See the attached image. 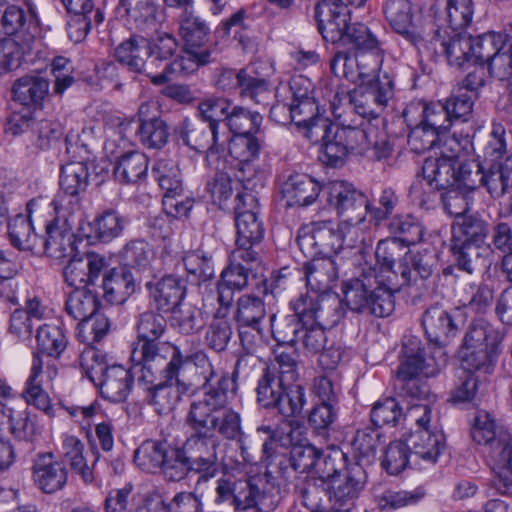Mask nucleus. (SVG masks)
<instances>
[{
    "instance_id": "3c124183",
    "label": "nucleus",
    "mask_w": 512,
    "mask_h": 512,
    "mask_svg": "<svg viewBox=\"0 0 512 512\" xmlns=\"http://www.w3.org/2000/svg\"><path fill=\"white\" fill-rule=\"evenodd\" d=\"M270 327L272 337L279 344L295 345L301 333L303 322L301 317L294 312L291 315L270 316Z\"/></svg>"
},
{
    "instance_id": "9d476101",
    "label": "nucleus",
    "mask_w": 512,
    "mask_h": 512,
    "mask_svg": "<svg viewBox=\"0 0 512 512\" xmlns=\"http://www.w3.org/2000/svg\"><path fill=\"white\" fill-rule=\"evenodd\" d=\"M184 423L190 435L182 444V448L194 467V473L199 474L196 488L216 476L219 470L218 448L219 440L200 431L194 423L184 418Z\"/></svg>"
},
{
    "instance_id": "c03bdc74",
    "label": "nucleus",
    "mask_w": 512,
    "mask_h": 512,
    "mask_svg": "<svg viewBox=\"0 0 512 512\" xmlns=\"http://www.w3.org/2000/svg\"><path fill=\"white\" fill-rule=\"evenodd\" d=\"M267 315L265 302L254 295H242L236 302L233 320L237 327L258 329Z\"/></svg>"
},
{
    "instance_id": "20e7f679",
    "label": "nucleus",
    "mask_w": 512,
    "mask_h": 512,
    "mask_svg": "<svg viewBox=\"0 0 512 512\" xmlns=\"http://www.w3.org/2000/svg\"><path fill=\"white\" fill-rule=\"evenodd\" d=\"M446 362L445 351L438 350V355H428L427 348L418 337H406L395 374L394 386L398 395L407 403L429 401L430 388L420 375L436 376Z\"/></svg>"
},
{
    "instance_id": "ea45409f",
    "label": "nucleus",
    "mask_w": 512,
    "mask_h": 512,
    "mask_svg": "<svg viewBox=\"0 0 512 512\" xmlns=\"http://www.w3.org/2000/svg\"><path fill=\"white\" fill-rule=\"evenodd\" d=\"M73 239L74 234L64 226H60L58 219H54L46 225V237L41 241L40 253H45L54 259L65 258L74 250Z\"/></svg>"
},
{
    "instance_id": "58836bf2",
    "label": "nucleus",
    "mask_w": 512,
    "mask_h": 512,
    "mask_svg": "<svg viewBox=\"0 0 512 512\" xmlns=\"http://www.w3.org/2000/svg\"><path fill=\"white\" fill-rule=\"evenodd\" d=\"M489 232V223L481 215H464L453 224L450 242L484 245Z\"/></svg>"
},
{
    "instance_id": "4468645a",
    "label": "nucleus",
    "mask_w": 512,
    "mask_h": 512,
    "mask_svg": "<svg viewBox=\"0 0 512 512\" xmlns=\"http://www.w3.org/2000/svg\"><path fill=\"white\" fill-rule=\"evenodd\" d=\"M236 247L235 257L246 255L261 256V241L264 237V229L257 214L253 210L246 209L247 202L251 205L256 198L251 193H238L236 196Z\"/></svg>"
},
{
    "instance_id": "e433bc0d",
    "label": "nucleus",
    "mask_w": 512,
    "mask_h": 512,
    "mask_svg": "<svg viewBox=\"0 0 512 512\" xmlns=\"http://www.w3.org/2000/svg\"><path fill=\"white\" fill-rule=\"evenodd\" d=\"M178 135L183 144L197 152L207 151L215 154L225 148V146L213 147V134H210L207 124L201 120L185 118L178 126Z\"/></svg>"
},
{
    "instance_id": "2eb2a0df",
    "label": "nucleus",
    "mask_w": 512,
    "mask_h": 512,
    "mask_svg": "<svg viewBox=\"0 0 512 512\" xmlns=\"http://www.w3.org/2000/svg\"><path fill=\"white\" fill-rule=\"evenodd\" d=\"M327 189L328 202L342 218L341 223L349 227H360L370 208L366 195L343 180L330 182Z\"/></svg>"
},
{
    "instance_id": "412c9836",
    "label": "nucleus",
    "mask_w": 512,
    "mask_h": 512,
    "mask_svg": "<svg viewBox=\"0 0 512 512\" xmlns=\"http://www.w3.org/2000/svg\"><path fill=\"white\" fill-rule=\"evenodd\" d=\"M106 266L105 257L96 252L76 254L63 269L64 280L75 290L86 289L95 284Z\"/></svg>"
},
{
    "instance_id": "13d9d810",
    "label": "nucleus",
    "mask_w": 512,
    "mask_h": 512,
    "mask_svg": "<svg viewBox=\"0 0 512 512\" xmlns=\"http://www.w3.org/2000/svg\"><path fill=\"white\" fill-rule=\"evenodd\" d=\"M355 464L366 469L376 459V451L380 446V433L374 429L358 430L352 442Z\"/></svg>"
},
{
    "instance_id": "cd10ccee",
    "label": "nucleus",
    "mask_w": 512,
    "mask_h": 512,
    "mask_svg": "<svg viewBox=\"0 0 512 512\" xmlns=\"http://www.w3.org/2000/svg\"><path fill=\"white\" fill-rule=\"evenodd\" d=\"M307 286L311 294L327 293L338 279V264L331 256L311 258L304 266Z\"/></svg>"
},
{
    "instance_id": "f8f14e48",
    "label": "nucleus",
    "mask_w": 512,
    "mask_h": 512,
    "mask_svg": "<svg viewBox=\"0 0 512 512\" xmlns=\"http://www.w3.org/2000/svg\"><path fill=\"white\" fill-rule=\"evenodd\" d=\"M292 310L301 317L303 325L316 324L329 329L344 317L345 309L336 294H301L291 301Z\"/></svg>"
},
{
    "instance_id": "c9c22d12",
    "label": "nucleus",
    "mask_w": 512,
    "mask_h": 512,
    "mask_svg": "<svg viewBox=\"0 0 512 512\" xmlns=\"http://www.w3.org/2000/svg\"><path fill=\"white\" fill-rule=\"evenodd\" d=\"M498 471L492 479V484L501 494L512 492V438L499 437L497 445L490 451Z\"/></svg>"
},
{
    "instance_id": "09e8293b",
    "label": "nucleus",
    "mask_w": 512,
    "mask_h": 512,
    "mask_svg": "<svg viewBox=\"0 0 512 512\" xmlns=\"http://www.w3.org/2000/svg\"><path fill=\"white\" fill-rule=\"evenodd\" d=\"M497 331L485 320L477 319L470 323L465 332L461 350L498 349Z\"/></svg>"
},
{
    "instance_id": "79ce46f5",
    "label": "nucleus",
    "mask_w": 512,
    "mask_h": 512,
    "mask_svg": "<svg viewBox=\"0 0 512 512\" xmlns=\"http://www.w3.org/2000/svg\"><path fill=\"white\" fill-rule=\"evenodd\" d=\"M414 110H421L422 119L419 124L438 135L446 133L453 124L444 102L412 103L404 110V117Z\"/></svg>"
},
{
    "instance_id": "a18cd8bd",
    "label": "nucleus",
    "mask_w": 512,
    "mask_h": 512,
    "mask_svg": "<svg viewBox=\"0 0 512 512\" xmlns=\"http://www.w3.org/2000/svg\"><path fill=\"white\" fill-rule=\"evenodd\" d=\"M49 91V82L40 76L26 75L13 85V99L22 105L38 107Z\"/></svg>"
},
{
    "instance_id": "473e14b6",
    "label": "nucleus",
    "mask_w": 512,
    "mask_h": 512,
    "mask_svg": "<svg viewBox=\"0 0 512 512\" xmlns=\"http://www.w3.org/2000/svg\"><path fill=\"white\" fill-rule=\"evenodd\" d=\"M104 298L111 304L121 305L133 295L137 288V280L130 269L118 267L111 269L103 277Z\"/></svg>"
},
{
    "instance_id": "39448f33",
    "label": "nucleus",
    "mask_w": 512,
    "mask_h": 512,
    "mask_svg": "<svg viewBox=\"0 0 512 512\" xmlns=\"http://www.w3.org/2000/svg\"><path fill=\"white\" fill-rule=\"evenodd\" d=\"M363 279H352L343 285L347 307L357 313L384 318L395 309L394 287L378 281L375 267L363 269Z\"/></svg>"
},
{
    "instance_id": "bf43d9fd",
    "label": "nucleus",
    "mask_w": 512,
    "mask_h": 512,
    "mask_svg": "<svg viewBox=\"0 0 512 512\" xmlns=\"http://www.w3.org/2000/svg\"><path fill=\"white\" fill-rule=\"evenodd\" d=\"M41 373L42 361L35 354L31 372L26 381V387L22 393V396L28 405H33L39 410L47 411L51 404L47 392L41 386V380L39 379Z\"/></svg>"
},
{
    "instance_id": "5fc2aeb1",
    "label": "nucleus",
    "mask_w": 512,
    "mask_h": 512,
    "mask_svg": "<svg viewBox=\"0 0 512 512\" xmlns=\"http://www.w3.org/2000/svg\"><path fill=\"white\" fill-rule=\"evenodd\" d=\"M167 452L164 443L146 440L135 450L134 462L142 471L154 473L162 469Z\"/></svg>"
},
{
    "instance_id": "393cba45",
    "label": "nucleus",
    "mask_w": 512,
    "mask_h": 512,
    "mask_svg": "<svg viewBox=\"0 0 512 512\" xmlns=\"http://www.w3.org/2000/svg\"><path fill=\"white\" fill-rule=\"evenodd\" d=\"M39 201H44V199H31L27 203L28 215L18 214L8 222L10 243L20 251H30L35 254L41 251V239L35 232L31 220L34 207Z\"/></svg>"
},
{
    "instance_id": "f03ea898",
    "label": "nucleus",
    "mask_w": 512,
    "mask_h": 512,
    "mask_svg": "<svg viewBox=\"0 0 512 512\" xmlns=\"http://www.w3.org/2000/svg\"><path fill=\"white\" fill-rule=\"evenodd\" d=\"M207 364H213L203 350L187 353V356L164 360L157 369L142 366L144 375L142 383L147 387L148 403L158 414H167L174 409L180 400L179 391H187L192 385L205 382L200 369L205 370Z\"/></svg>"
},
{
    "instance_id": "a211bd4d",
    "label": "nucleus",
    "mask_w": 512,
    "mask_h": 512,
    "mask_svg": "<svg viewBox=\"0 0 512 512\" xmlns=\"http://www.w3.org/2000/svg\"><path fill=\"white\" fill-rule=\"evenodd\" d=\"M229 154L239 161L238 181L245 190H254L263 185L264 172L256 171L253 160L260 152V144L252 134L229 136L227 141Z\"/></svg>"
},
{
    "instance_id": "69168bd1",
    "label": "nucleus",
    "mask_w": 512,
    "mask_h": 512,
    "mask_svg": "<svg viewBox=\"0 0 512 512\" xmlns=\"http://www.w3.org/2000/svg\"><path fill=\"white\" fill-rule=\"evenodd\" d=\"M183 265L191 282L200 284L214 277V265L210 257L201 251H191L183 257Z\"/></svg>"
},
{
    "instance_id": "9b49d317",
    "label": "nucleus",
    "mask_w": 512,
    "mask_h": 512,
    "mask_svg": "<svg viewBox=\"0 0 512 512\" xmlns=\"http://www.w3.org/2000/svg\"><path fill=\"white\" fill-rule=\"evenodd\" d=\"M180 33L185 43L184 55L170 63L175 68L190 71L212 61L215 51L210 44L209 28L199 17L187 15L180 25Z\"/></svg>"
},
{
    "instance_id": "e2e57ef3",
    "label": "nucleus",
    "mask_w": 512,
    "mask_h": 512,
    "mask_svg": "<svg viewBox=\"0 0 512 512\" xmlns=\"http://www.w3.org/2000/svg\"><path fill=\"white\" fill-rule=\"evenodd\" d=\"M442 52L449 65L461 68L465 63L473 62V38L466 34H457L441 43Z\"/></svg>"
},
{
    "instance_id": "864d4df0",
    "label": "nucleus",
    "mask_w": 512,
    "mask_h": 512,
    "mask_svg": "<svg viewBox=\"0 0 512 512\" xmlns=\"http://www.w3.org/2000/svg\"><path fill=\"white\" fill-rule=\"evenodd\" d=\"M8 429L17 441L27 444L33 443L40 434L37 416L26 407H18L12 413Z\"/></svg>"
},
{
    "instance_id": "680f3d73",
    "label": "nucleus",
    "mask_w": 512,
    "mask_h": 512,
    "mask_svg": "<svg viewBox=\"0 0 512 512\" xmlns=\"http://www.w3.org/2000/svg\"><path fill=\"white\" fill-rule=\"evenodd\" d=\"M285 387L286 384L274 376L271 368H265L257 382V403L264 409H272L277 400L280 399Z\"/></svg>"
},
{
    "instance_id": "6ab92c4d",
    "label": "nucleus",
    "mask_w": 512,
    "mask_h": 512,
    "mask_svg": "<svg viewBox=\"0 0 512 512\" xmlns=\"http://www.w3.org/2000/svg\"><path fill=\"white\" fill-rule=\"evenodd\" d=\"M89 176L86 162L73 161L62 165L59 176L60 192L52 202L57 212L65 206H69L72 212L79 208V196L87 190Z\"/></svg>"
},
{
    "instance_id": "4c0bfd02",
    "label": "nucleus",
    "mask_w": 512,
    "mask_h": 512,
    "mask_svg": "<svg viewBox=\"0 0 512 512\" xmlns=\"http://www.w3.org/2000/svg\"><path fill=\"white\" fill-rule=\"evenodd\" d=\"M146 286L160 311L169 312L183 303L186 287L179 277L166 275L155 284L153 289L151 282H148Z\"/></svg>"
},
{
    "instance_id": "aec40b11",
    "label": "nucleus",
    "mask_w": 512,
    "mask_h": 512,
    "mask_svg": "<svg viewBox=\"0 0 512 512\" xmlns=\"http://www.w3.org/2000/svg\"><path fill=\"white\" fill-rule=\"evenodd\" d=\"M421 325L427 339L434 345L429 355H438V350L444 351V347L456 337L459 331L453 313L438 303L429 306L423 312Z\"/></svg>"
},
{
    "instance_id": "7ed1b4c3",
    "label": "nucleus",
    "mask_w": 512,
    "mask_h": 512,
    "mask_svg": "<svg viewBox=\"0 0 512 512\" xmlns=\"http://www.w3.org/2000/svg\"><path fill=\"white\" fill-rule=\"evenodd\" d=\"M315 19L318 30L325 41L346 47L362 61L372 57L370 70H380L384 54L380 42L369 28L362 23H349V10L344 6H335L330 0H321L315 6Z\"/></svg>"
},
{
    "instance_id": "052dcab7",
    "label": "nucleus",
    "mask_w": 512,
    "mask_h": 512,
    "mask_svg": "<svg viewBox=\"0 0 512 512\" xmlns=\"http://www.w3.org/2000/svg\"><path fill=\"white\" fill-rule=\"evenodd\" d=\"M36 341L40 352L55 358L63 353L68 344L64 330L54 324H44L38 327Z\"/></svg>"
},
{
    "instance_id": "f257e3e1",
    "label": "nucleus",
    "mask_w": 512,
    "mask_h": 512,
    "mask_svg": "<svg viewBox=\"0 0 512 512\" xmlns=\"http://www.w3.org/2000/svg\"><path fill=\"white\" fill-rule=\"evenodd\" d=\"M200 369L205 382L201 384L202 396L193 399L185 417L200 431L211 437L241 442L245 438L242 418L229 406L228 393L234 389V380L229 373L207 364Z\"/></svg>"
},
{
    "instance_id": "ddd939ff",
    "label": "nucleus",
    "mask_w": 512,
    "mask_h": 512,
    "mask_svg": "<svg viewBox=\"0 0 512 512\" xmlns=\"http://www.w3.org/2000/svg\"><path fill=\"white\" fill-rule=\"evenodd\" d=\"M149 52V40L141 36H132L115 48L114 57L130 72L146 75L154 85H163L169 81V75L175 68L167 63L159 74H155Z\"/></svg>"
},
{
    "instance_id": "49530a36",
    "label": "nucleus",
    "mask_w": 512,
    "mask_h": 512,
    "mask_svg": "<svg viewBox=\"0 0 512 512\" xmlns=\"http://www.w3.org/2000/svg\"><path fill=\"white\" fill-rule=\"evenodd\" d=\"M99 307V299L90 288L76 289L70 293L65 310L69 316L78 320L79 327H85Z\"/></svg>"
},
{
    "instance_id": "603ef678",
    "label": "nucleus",
    "mask_w": 512,
    "mask_h": 512,
    "mask_svg": "<svg viewBox=\"0 0 512 512\" xmlns=\"http://www.w3.org/2000/svg\"><path fill=\"white\" fill-rule=\"evenodd\" d=\"M348 463L346 454L340 449H332L327 453L321 452L313 474L326 489L331 484V480L339 476L341 471H345Z\"/></svg>"
},
{
    "instance_id": "774afa93",
    "label": "nucleus",
    "mask_w": 512,
    "mask_h": 512,
    "mask_svg": "<svg viewBox=\"0 0 512 512\" xmlns=\"http://www.w3.org/2000/svg\"><path fill=\"white\" fill-rule=\"evenodd\" d=\"M123 266L138 271L146 270L153 257L151 246L144 240H132L128 242L120 252Z\"/></svg>"
},
{
    "instance_id": "f3484780",
    "label": "nucleus",
    "mask_w": 512,
    "mask_h": 512,
    "mask_svg": "<svg viewBox=\"0 0 512 512\" xmlns=\"http://www.w3.org/2000/svg\"><path fill=\"white\" fill-rule=\"evenodd\" d=\"M279 493L280 489L269 472L248 480H238L234 507L240 510L257 508L266 512L275 506Z\"/></svg>"
},
{
    "instance_id": "4d7b16f0",
    "label": "nucleus",
    "mask_w": 512,
    "mask_h": 512,
    "mask_svg": "<svg viewBox=\"0 0 512 512\" xmlns=\"http://www.w3.org/2000/svg\"><path fill=\"white\" fill-rule=\"evenodd\" d=\"M356 57L357 55L352 56L348 51H336L330 60L331 72L335 76L345 78L352 83H357L361 78L374 73L370 70V67L364 70L361 62Z\"/></svg>"
},
{
    "instance_id": "338daca9",
    "label": "nucleus",
    "mask_w": 512,
    "mask_h": 512,
    "mask_svg": "<svg viewBox=\"0 0 512 512\" xmlns=\"http://www.w3.org/2000/svg\"><path fill=\"white\" fill-rule=\"evenodd\" d=\"M161 471L168 481L179 482L194 473V467L181 446L168 449Z\"/></svg>"
},
{
    "instance_id": "37998d69",
    "label": "nucleus",
    "mask_w": 512,
    "mask_h": 512,
    "mask_svg": "<svg viewBox=\"0 0 512 512\" xmlns=\"http://www.w3.org/2000/svg\"><path fill=\"white\" fill-rule=\"evenodd\" d=\"M490 196L499 199L512 190V154L484 170L483 184Z\"/></svg>"
},
{
    "instance_id": "a878e982",
    "label": "nucleus",
    "mask_w": 512,
    "mask_h": 512,
    "mask_svg": "<svg viewBox=\"0 0 512 512\" xmlns=\"http://www.w3.org/2000/svg\"><path fill=\"white\" fill-rule=\"evenodd\" d=\"M67 469L62 462L55 461L51 453L38 456L33 464V479L44 493H55L67 482Z\"/></svg>"
},
{
    "instance_id": "1a4fd4ad",
    "label": "nucleus",
    "mask_w": 512,
    "mask_h": 512,
    "mask_svg": "<svg viewBox=\"0 0 512 512\" xmlns=\"http://www.w3.org/2000/svg\"><path fill=\"white\" fill-rule=\"evenodd\" d=\"M376 132L369 120L352 123L343 119L335 130L334 142L326 146L328 165L341 166L349 153L364 154L369 151L372 138L377 136Z\"/></svg>"
},
{
    "instance_id": "7c9ffc66",
    "label": "nucleus",
    "mask_w": 512,
    "mask_h": 512,
    "mask_svg": "<svg viewBox=\"0 0 512 512\" xmlns=\"http://www.w3.org/2000/svg\"><path fill=\"white\" fill-rule=\"evenodd\" d=\"M320 190L319 184L310 176L295 173L283 183L282 195L287 207H306L316 201Z\"/></svg>"
},
{
    "instance_id": "5701e85b",
    "label": "nucleus",
    "mask_w": 512,
    "mask_h": 512,
    "mask_svg": "<svg viewBox=\"0 0 512 512\" xmlns=\"http://www.w3.org/2000/svg\"><path fill=\"white\" fill-rule=\"evenodd\" d=\"M366 481V469L361 464L349 462L345 471H341L339 476L331 480V484L325 490H327L329 499H335L341 506H344L358 498Z\"/></svg>"
},
{
    "instance_id": "8fccbe9b",
    "label": "nucleus",
    "mask_w": 512,
    "mask_h": 512,
    "mask_svg": "<svg viewBox=\"0 0 512 512\" xmlns=\"http://www.w3.org/2000/svg\"><path fill=\"white\" fill-rule=\"evenodd\" d=\"M262 116L232 103L223 129L233 136L255 134L262 124Z\"/></svg>"
},
{
    "instance_id": "6e6d98bb",
    "label": "nucleus",
    "mask_w": 512,
    "mask_h": 512,
    "mask_svg": "<svg viewBox=\"0 0 512 512\" xmlns=\"http://www.w3.org/2000/svg\"><path fill=\"white\" fill-rule=\"evenodd\" d=\"M171 326L183 335H192L204 326V319L200 309L183 302L170 310Z\"/></svg>"
},
{
    "instance_id": "b1692460",
    "label": "nucleus",
    "mask_w": 512,
    "mask_h": 512,
    "mask_svg": "<svg viewBox=\"0 0 512 512\" xmlns=\"http://www.w3.org/2000/svg\"><path fill=\"white\" fill-rule=\"evenodd\" d=\"M232 101L225 97L210 96L198 104L200 120L207 124L210 134H213L214 148L225 146L229 133L223 129L228 117Z\"/></svg>"
},
{
    "instance_id": "423d86ee",
    "label": "nucleus",
    "mask_w": 512,
    "mask_h": 512,
    "mask_svg": "<svg viewBox=\"0 0 512 512\" xmlns=\"http://www.w3.org/2000/svg\"><path fill=\"white\" fill-rule=\"evenodd\" d=\"M165 328L166 320L162 315L152 311L141 313L137 322V341L133 343L130 360L157 369L164 360L187 356L179 346L159 340Z\"/></svg>"
},
{
    "instance_id": "0eeeda50",
    "label": "nucleus",
    "mask_w": 512,
    "mask_h": 512,
    "mask_svg": "<svg viewBox=\"0 0 512 512\" xmlns=\"http://www.w3.org/2000/svg\"><path fill=\"white\" fill-rule=\"evenodd\" d=\"M97 351L88 349L81 356V365L86 370L90 381L98 386L101 396L112 401H124L129 395L134 379L142 383L141 376L144 375L142 362L131 361L129 369L120 365L107 367Z\"/></svg>"
},
{
    "instance_id": "c756f323",
    "label": "nucleus",
    "mask_w": 512,
    "mask_h": 512,
    "mask_svg": "<svg viewBox=\"0 0 512 512\" xmlns=\"http://www.w3.org/2000/svg\"><path fill=\"white\" fill-rule=\"evenodd\" d=\"M435 19H443L453 30L468 27L474 15L472 0H434L429 8Z\"/></svg>"
},
{
    "instance_id": "f704fd0d",
    "label": "nucleus",
    "mask_w": 512,
    "mask_h": 512,
    "mask_svg": "<svg viewBox=\"0 0 512 512\" xmlns=\"http://www.w3.org/2000/svg\"><path fill=\"white\" fill-rule=\"evenodd\" d=\"M261 263V256L246 255L243 253L240 258L235 257V251H232L229 265L222 271L221 280L226 285L233 287L237 291L246 288L250 278H256V268Z\"/></svg>"
},
{
    "instance_id": "c85d7f7f",
    "label": "nucleus",
    "mask_w": 512,
    "mask_h": 512,
    "mask_svg": "<svg viewBox=\"0 0 512 512\" xmlns=\"http://www.w3.org/2000/svg\"><path fill=\"white\" fill-rule=\"evenodd\" d=\"M450 250L457 267L468 274L486 271L492 264L490 245L450 242Z\"/></svg>"
},
{
    "instance_id": "a19ab883",
    "label": "nucleus",
    "mask_w": 512,
    "mask_h": 512,
    "mask_svg": "<svg viewBox=\"0 0 512 512\" xmlns=\"http://www.w3.org/2000/svg\"><path fill=\"white\" fill-rule=\"evenodd\" d=\"M408 443L413 456L435 463L445 448V437L441 431L431 432L424 428L412 433Z\"/></svg>"
},
{
    "instance_id": "6e6552de",
    "label": "nucleus",
    "mask_w": 512,
    "mask_h": 512,
    "mask_svg": "<svg viewBox=\"0 0 512 512\" xmlns=\"http://www.w3.org/2000/svg\"><path fill=\"white\" fill-rule=\"evenodd\" d=\"M360 227H349L332 221H317L302 226L297 235V245L307 258L330 256L345 248H353L360 237Z\"/></svg>"
},
{
    "instance_id": "dca6fc26",
    "label": "nucleus",
    "mask_w": 512,
    "mask_h": 512,
    "mask_svg": "<svg viewBox=\"0 0 512 512\" xmlns=\"http://www.w3.org/2000/svg\"><path fill=\"white\" fill-rule=\"evenodd\" d=\"M393 82L385 76L383 80L371 81L346 95L348 108L361 120L377 118L393 97Z\"/></svg>"
},
{
    "instance_id": "bb28decb",
    "label": "nucleus",
    "mask_w": 512,
    "mask_h": 512,
    "mask_svg": "<svg viewBox=\"0 0 512 512\" xmlns=\"http://www.w3.org/2000/svg\"><path fill=\"white\" fill-rule=\"evenodd\" d=\"M151 105L142 103L138 109V128L136 134L139 141L149 149L163 148L169 138V127L159 116H149Z\"/></svg>"
},
{
    "instance_id": "4be33fe9",
    "label": "nucleus",
    "mask_w": 512,
    "mask_h": 512,
    "mask_svg": "<svg viewBox=\"0 0 512 512\" xmlns=\"http://www.w3.org/2000/svg\"><path fill=\"white\" fill-rule=\"evenodd\" d=\"M383 11L392 29L407 41L417 45L424 39L420 19L413 13L409 0H387Z\"/></svg>"
},
{
    "instance_id": "2f4dec72",
    "label": "nucleus",
    "mask_w": 512,
    "mask_h": 512,
    "mask_svg": "<svg viewBox=\"0 0 512 512\" xmlns=\"http://www.w3.org/2000/svg\"><path fill=\"white\" fill-rule=\"evenodd\" d=\"M37 30L33 13L24 7L10 4L0 14V34L29 40Z\"/></svg>"
},
{
    "instance_id": "0e129e2a",
    "label": "nucleus",
    "mask_w": 512,
    "mask_h": 512,
    "mask_svg": "<svg viewBox=\"0 0 512 512\" xmlns=\"http://www.w3.org/2000/svg\"><path fill=\"white\" fill-rule=\"evenodd\" d=\"M463 372L490 374L493 371L498 349L461 350Z\"/></svg>"
},
{
    "instance_id": "72a5a7b5",
    "label": "nucleus",
    "mask_w": 512,
    "mask_h": 512,
    "mask_svg": "<svg viewBox=\"0 0 512 512\" xmlns=\"http://www.w3.org/2000/svg\"><path fill=\"white\" fill-rule=\"evenodd\" d=\"M458 158L455 155H441L440 157L426 158L422 173L429 185L439 190L455 187Z\"/></svg>"
},
{
    "instance_id": "de8ad7c7",
    "label": "nucleus",
    "mask_w": 512,
    "mask_h": 512,
    "mask_svg": "<svg viewBox=\"0 0 512 512\" xmlns=\"http://www.w3.org/2000/svg\"><path fill=\"white\" fill-rule=\"evenodd\" d=\"M148 171V158L140 151L124 153L114 167L117 180L125 184H136L145 179Z\"/></svg>"
}]
</instances>
